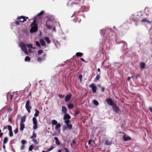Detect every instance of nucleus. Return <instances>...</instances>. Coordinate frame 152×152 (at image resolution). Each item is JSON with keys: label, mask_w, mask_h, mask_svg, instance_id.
<instances>
[{"label": "nucleus", "mask_w": 152, "mask_h": 152, "mask_svg": "<svg viewBox=\"0 0 152 152\" xmlns=\"http://www.w3.org/2000/svg\"><path fill=\"white\" fill-rule=\"evenodd\" d=\"M31 28L30 29V31L31 33H33L34 32H36L37 31L38 25L36 24V20H34L31 25Z\"/></svg>", "instance_id": "nucleus-1"}, {"label": "nucleus", "mask_w": 152, "mask_h": 152, "mask_svg": "<svg viewBox=\"0 0 152 152\" xmlns=\"http://www.w3.org/2000/svg\"><path fill=\"white\" fill-rule=\"evenodd\" d=\"M25 107L28 113H30V110L31 109L32 107L31 106V103H30V100H28L26 102L25 105Z\"/></svg>", "instance_id": "nucleus-2"}, {"label": "nucleus", "mask_w": 152, "mask_h": 152, "mask_svg": "<svg viewBox=\"0 0 152 152\" xmlns=\"http://www.w3.org/2000/svg\"><path fill=\"white\" fill-rule=\"evenodd\" d=\"M28 17H26L24 16H21L20 17H18L17 19L19 20L20 22H24L26 21V20L28 19Z\"/></svg>", "instance_id": "nucleus-3"}, {"label": "nucleus", "mask_w": 152, "mask_h": 152, "mask_svg": "<svg viewBox=\"0 0 152 152\" xmlns=\"http://www.w3.org/2000/svg\"><path fill=\"white\" fill-rule=\"evenodd\" d=\"M32 121L33 124V129H36L37 128V122L36 118L33 117L32 118Z\"/></svg>", "instance_id": "nucleus-4"}, {"label": "nucleus", "mask_w": 152, "mask_h": 152, "mask_svg": "<svg viewBox=\"0 0 152 152\" xmlns=\"http://www.w3.org/2000/svg\"><path fill=\"white\" fill-rule=\"evenodd\" d=\"M106 100L107 103L109 105L111 106L112 107L115 104L110 98L106 99Z\"/></svg>", "instance_id": "nucleus-5"}, {"label": "nucleus", "mask_w": 152, "mask_h": 152, "mask_svg": "<svg viewBox=\"0 0 152 152\" xmlns=\"http://www.w3.org/2000/svg\"><path fill=\"white\" fill-rule=\"evenodd\" d=\"M20 46L22 50L26 53H27L28 52L26 45L24 43H21Z\"/></svg>", "instance_id": "nucleus-6"}, {"label": "nucleus", "mask_w": 152, "mask_h": 152, "mask_svg": "<svg viewBox=\"0 0 152 152\" xmlns=\"http://www.w3.org/2000/svg\"><path fill=\"white\" fill-rule=\"evenodd\" d=\"M89 88H91L92 91L93 93H95L96 92V90L97 88L96 86L94 85V83H92L89 86Z\"/></svg>", "instance_id": "nucleus-7"}, {"label": "nucleus", "mask_w": 152, "mask_h": 152, "mask_svg": "<svg viewBox=\"0 0 152 152\" xmlns=\"http://www.w3.org/2000/svg\"><path fill=\"white\" fill-rule=\"evenodd\" d=\"M112 107L113 110L117 113H118L120 111L119 108L115 104Z\"/></svg>", "instance_id": "nucleus-8"}, {"label": "nucleus", "mask_w": 152, "mask_h": 152, "mask_svg": "<svg viewBox=\"0 0 152 152\" xmlns=\"http://www.w3.org/2000/svg\"><path fill=\"white\" fill-rule=\"evenodd\" d=\"M72 96V95L71 94L69 93L65 97V100L66 102H68L71 99Z\"/></svg>", "instance_id": "nucleus-9"}, {"label": "nucleus", "mask_w": 152, "mask_h": 152, "mask_svg": "<svg viewBox=\"0 0 152 152\" xmlns=\"http://www.w3.org/2000/svg\"><path fill=\"white\" fill-rule=\"evenodd\" d=\"M70 118L71 116L69 114H68L67 113L64 114L63 117V119L64 120L69 119Z\"/></svg>", "instance_id": "nucleus-10"}, {"label": "nucleus", "mask_w": 152, "mask_h": 152, "mask_svg": "<svg viewBox=\"0 0 152 152\" xmlns=\"http://www.w3.org/2000/svg\"><path fill=\"white\" fill-rule=\"evenodd\" d=\"M62 112L64 113H67V110L66 107L64 106H63L62 107Z\"/></svg>", "instance_id": "nucleus-11"}, {"label": "nucleus", "mask_w": 152, "mask_h": 152, "mask_svg": "<svg viewBox=\"0 0 152 152\" xmlns=\"http://www.w3.org/2000/svg\"><path fill=\"white\" fill-rule=\"evenodd\" d=\"M140 68L141 69L145 68V64L143 62H142L140 64Z\"/></svg>", "instance_id": "nucleus-12"}, {"label": "nucleus", "mask_w": 152, "mask_h": 152, "mask_svg": "<svg viewBox=\"0 0 152 152\" xmlns=\"http://www.w3.org/2000/svg\"><path fill=\"white\" fill-rule=\"evenodd\" d=\"M48 21H52L54 20L53 17V16L49 15L47 16Z\"/></svg>", "instance_id": "nucleus-13"}, {"label": "nucleus", "mask_w": 152, "mask_h": 152, "mask_svg": "<svg viewBox=\"0 0 152 152\" xmlns=\"http://www.w3.org/2000/svg\"><path fill=\"white\" fill-rule=\"evenodd\" d=\"M54 139L56 140V143L57 145H60L61 144L60 142H59L58 138L57 137H54Z\"/></svg>", "instance_id": "nucleus-14"}, {"label": "nucleus", "mask_w": 152, "mask_h": 152, "mask_svg": "<svg viewBox=\"0 0 152 152\" xmlns=\"http://www.w3.org/2000/svg\"><path fill=\"white\" fill-rule=\"evenodd\" d=\"M26 116L25 115L21 118L20 122V123L23 124V122L25 121L26 119Z\"/></svg>", "instance_id": "nucleus-15"}, {"label": "nucleus", "mask_w": 152, "mask_h": 152, "mask_svg": "<svg viewBox=\"0 0 152 152\" xmlns=\"http://www.w3.org/2000/svg\"><path fill=\"white\" fill-rule=\"evenodd\" d=\"M123 139L124 141H126L129 140H131V138L129 136L125 137V135H124L123 137Z\"/></svg>", "instance_id": "nucleus-16"}, {"label": "nucleus", "mask_w": 152, "mask_h": 152, "mask_svg": "<svg viewBox=\"0 0 152 152\" xmlns=\"http://www.w3.org/2000/svg\"><path fill=\"white\" fill-rule=\"evenodd\" d=\"M20 130L21 131L23 130V129L25 128V124H24L20 123Z\"/></svg>", "instance_id": "nucleus-17"}, {"label": "nucleus", "mask_w": 152, "mask_h": 152, "mask_svg": "<svg viewBox=\"0 0 152 152\" xmlns=\"http://www.w3.org/2000/svg\"><path fill=\"white\" fill-rule=\"evenodd\" d=\"M34 110L35 113L34 114V115L35 117H37L39 115V111L37 109H35Z\"/></svg>", "instance_id": "nucleus-18"}, {"label": "nucleus", "mask_w": 152, "mask_h": 152, "mask_svg": "<svg viewBox=\"0 0 152 152\" xmlns=\"http://www.w3.org/2000/svg\"><path fill=\"white\" fill-rule=\"evenodd\" d=\"M39 42L41 44V45L42 46H44L45 45V41L43 39H40Z\"/></svg>", "instance_id": "nucleus-19"}, {"label": "nucleus", "mask_w": 152, "mask_h": 152, "mask_svg": "<svg viewBox=\"0 0 152 152\" xmlns=\"http://www.w3.org/2000/svg\"><path fill=\"white\" fill-rule=\"evenodd\" d=\"M37 137L36 133H34V131L33 132V134L31 137V138L32 139L36 138Z\"/></svg>", "instance_id": "nucleus-20"}, {"label": "nucleus", "mask_w": 152, "mask_h": 152, "mask_svg": "<svg viewBox=\"0 0 152 152\" xmlns=\"http://www.w3.org/2000/svg\"><path fill=\"white\" fill-rule=\"evenodd\" d=\"M45 39L46 41L48 43H50V41L48 37H45L44 38Z\"/></svg>", "instance_id": "nucleus-21"}, {"label": "nucleus", "mask_w": 152, "mask_h": 152, "mask_svg": "<svg viewBox=\"0 0 152 152\" xmlns=\"http://www.w3.org/2000/svg\"><path fill=\"white\" fill-rule=\"evenodd\" d=\"M76 55L77 56L80 57L83 55V54L81 52H77Z\"/></svg>", "instance_id": "nucleus-22"}, {"label": "nucleus", "mask_w": 152, "mask_h": 152, "mask_svg": "<svg viewBox=\"0 0 152 152\" xmlns=\"http://www.w3.org/2000/svg\"><path fill=\"white\" fill-rule=\"evenodd\" d=\"M68 107L69 109H72L73 107V104L72 103L69 104L68 105Z\"/></svg>", "instance_id": "nucleus-23"}, {"label": "nucleus", "mask_w": 152, "mask_h": 152, "mask_svg": "<svg viewBox=\"0 0 152 152\" xmlns=\"http://www.w3.org/2000/svg\"><path fill=\"white\" fill-rule=\"evenodd\" d=\"M61 126L60 124L59 123L57 124L55 126V129H58Z\"/></svg>", "instance_id": "nucleus-24"}, {"label": "nucleus", "mask_w": 152, "mask_h": 152, "mask_svg": "<svg viewBox=\"0 0 152 152\" xmlns=\"http://www.w3.org/2000/svg\"><path fill=\"white\" fill-rule=\"evenodd\" d=\"M8 137H5L4 138V140L3 143L4 144H6V143H7V142L8 141Z\"/></svg>", "instance_id": "nucleus-25"}, {"label": "nucleus", "mask_w": 152, "mask_h": 152, "mask_svg": "<svg viewBox=\"0 0 152 152\" xmlns=\"http://www.w3.org/2000/svg\"><path fill=\"white\" fill-rule=\"evenodd\" d=\"M100 73L99 74V75H97L96 77L95 78V80L96 81H98L99 80L100 78Z\"/></svg>", "instance_id": "nucleus-26"}, {"label": "nucleus", "mask_w": 152, "mask_h": 152, "mask_svg": "<svg viewBox=\"0 0 152 152\" xmlns=\"http://www.w3.org/2000/svg\"><path fill=\"white\" fill-rule=\"evenodd\" d=\"M44 13V11H42L40 13H39L37 15V16H41Z\"/></svg>", "instance_id": "nucleus-27"}, {"label": "nucleus", "mask_w": 152, "mask_h": 152, "mask_svg": "<svg viewBox=\"0 0 152 152\" xmlns=\"http://www.w3.org/2000/svg\"><path fill=\"white\" fill-rule=\"evenodd\" d=\"M93 103L96 106H98L99 105L98 102L96 100H94L93 101Z\"/></svg>", "instance_id": "nucleus-28"}, {"label": "nucleus", "mask_w": 152, "mask_h": 152, "mask_svg": "<svg viewBox=\"0 0 152 152\" xmlns=\"http://www.w3.org/2000/svg\"><path fill=\"white\" fill-rule=\"evenodd\" d=\"M67 4L68 6H69L70 4H71V6H72L73 5H75L76 4L75 2H72L71 1H70Z\"/></svg>", "instance_id": "nucleus-29"}, {"label": "nucleus", "mask_w": 152, "mask_h": 152, "mask_svg": "<svg viewBox=\"0 0 152 152\" xmlns=\"http://www.w3.org/2000/svg\"><path fill=\"white\" fill-rule=\"evenodd\" d=\"M67 128L69 129H71L72 127V125L71 124H69L66 125Z\"/></svg>", "instance_id": "nucleus-30"}, {"label": "nucleus", "mask_w": 152, "mask_h": 152, "mask_svg": "<svg viewBox=\"0 0 152 152\" xmlns=\"http://www.w3.org/2000/svg\"><path fill=\"white\" fill-rule=\"evenodd\" d=\"M52 123L53 125H56L57 124V122L56 120H53L52 121Z\"/></svg>", "instance_id": "nucleus-31"}, {"label": "nucleus", "mask_w": 152, "mask_h": 152, "mask_svg": "<svg viewBox=\"0 0 152 152\" xmlns=\"http://www.w3.org/2000/svg\"><path fill=\"white\" fill-rule=\"evenodd\" d=\"M45 25L46 26L47 28L48 29H50L52 28L51 27L50 25H48L47 23H46L45 24Z\"/></svg>", "instance_id": "nucleus-32"}, {"label": "nucleus", "mask_w": 152, "mask_h": 152, "mask_svg": "<svg viewBox=\"0 0 152 152\" xmlns=\"http://www.w3.org/2000/svg\"><path fill=\"white\" fill-rule=\"evenodd\" d=\"M64 122L66 125L69 124L70 123V121L69 119L66 120L64 121Z\"/></svg>", "instance_id": "nucleus-33"}, {"label": "nucleus", "mask_w": 152, "mask_h": 152, "mask_svg": "<svg viewBox=\"0 0 152 152\" xmlns=\"http://www.w3.org/2000/svg\"><path fill=\"white\" fill-rule=\"evenodd\" d=\"M30 60H31V59H30V58L28 56H27L26 57L25 59V60L26 61H29Z\"/></svg>", "instance_id": "nucleus-34"}, {"label": "nucleus", "mask_w": 152, "mask_h": 152, "mask_svg": "<svg viewBox=\"0 0 152 152\" xmlns=\"http://www.w3.org/2000/svg\"><path fill=\"white\" fill-rule=\"evenodd\" d=\"M111 142L108 140H107L105 142V144L107 145H111Z\"/></svg>", "instance_id": "nucleus-35"}, {"label": "nucleus", "mask_w": 152, "mask_h": 152, "mask_svg": "<svg viewBox=\"0 0 152 152\" xmlns=\"http://www.w3.org/2000/svg\"><path fill=\"white\" fill-rule=\"evenodd\" d=\"M32 141L35 144H38V142L36 139H33L32 140Z\"/></svg>", "instance_id": "nucleus-36"}, {"label": "nucleus", "mask_w": 152, "mask_h": 152, "mask_svg": "<svg viewBox=\"0 0 152 152\" xmlns=\"http://www.w3.org/2000/svg\"><path fill=\"white\" fill-rule=\"evenodd\" d=\"M34 146L33 145H30L29 147V151H31L33 148Z\"/></svg>", "instance_id": "nucleus-37"}, {"label": "nucleus", "mask_w": 152, "mask_h": 152, "mask_svg": "<svg viewBox=\"0 0 152 152\" xmlns=\"http://www.w3.org/2000/svg\"><path fill=\"white\" fill-rule=\"evenodd\" d=\"M7 129L9 131H10L12 130V127L10 125H7Z\"/></svg>", "instance_id": "nucleus-38"}, {"label": "nucleus", "mask_w": 152, "mask_h": 152, "mask_svg": "<svg viewBox=\"0 0 152 152\" xmlns=\"http://www.w3.org/2000/svg\"><path fill=\"white\" fill-rule=\"evenodd\" d=\"M26 46L28 47V48H32V49H34L33 48V46H32V45L31 44H26Z\"/></svg>", "instance_id": "nucleus-39"}, {"label": "nucleus", "mask_w": 152, "mask_h": 152, "mask_svg": "<svg viewBox=\"0 0 152 152\" xmlns=\"http://www.w3.org/2000/svg\"><path fill=\"white\" fill-rule=\"evenodd\" d=\"M43 52V51L42 50H39L38 51V55H39L40 54L42 53Z\"/></svg>", "instance_id": "nucleus-40"}, {"label": "nucleus", "mask_w": 152, "mask_h": 152, "mask_svg": "<svg viewBox=\"0 0 152 152\" xmlns=\"http://www.w3.org/2000/svg\"><path fill=\"white\" fill-rule=\"evenodd\" d=\"M9 135L10 137H12L13 136V133L12 130L9 131Z\"/></svg>", "instance_id": "nucleus-41"}, {"label": "nucleus", "mask_w": 152, "mask_h": 152, "mask_svg": "<svg viewBox=\"0 0 152 152\" xmlns=\"http://www.w3.org/2000/svg\"><path fill=\"white\" fill-rule=\"evenodd\" d=\"M82 75H80L79 76V79L80 80V82H81L82 80Z\"/></svg>", "instance_id": "nucleus-42"}, {"label": "nucleus", "mask_w": 152, "mask_h": 152, "mask_svg": "<svg viewBox=\"0 0 152 152\" xmlns=\"http://www.w3.org/2000/svg\"><path fill=\"white\" fill-rule=\"evenodd\" d=\"M58 96L59 98L61 99L63 98L64 97V95L61 94H59Z\"/></svg>", "instance_id": "nucleus-43"}, {"label": "nucleus", "mask_w": 152, "mask_h": 152, "mask_svg": "<svg viewBox=\"0 0 152 152\" xmlns=\"http://www.w3.org/2000/svg\"><path fill=\"white\" fill-rule=\"evenodd\" d=\"M80 113V111L77 110H75V115H77Z\"/></svg>", "instance_id": "nucleus-44"}, {"label": "nucleus", "mask_w": 152, "mask_h": 152, "mask_svg": "<svg viewBox=\"0 0 152 152\" xmlns=\"http://www.w3.org/2000/svg\"><path fill=\"white\" fill-rule=\"evenodd\" d=\"M18 128H16L15 130H14L15 134H16L18 132Z\"/></svg>", "instance_id": "nucleus-45"}, {"label": "nucleus", "mask_w": 152, "mask_h": 152, "mask_svg": "<svg viewBox=\"0 0 152 152\" xmlns=\"http://www.w3.org/2000/svg\"><path fill=\"white\" fill-rule=\"evenodd\" d=\"M36 44L38 47H39L40 46V43L38 41H36Z\"/></svg>", "instance_id": "nucleus-46"}, {"label": "nucleus", "mask_w": 152, "mask_h": 152, "mask_svg": "<svg viewBox=\"0 0 152 152\" xmlns=\"http://www.w3.org/2000/svg\"><path fill=\"white\" fill-rule=\"evenodd\" d=\"M19 22H20L19 21V20L18 21V20H16L15 21V23L16 25H20Z\"/></svg>", "instance_id": "nucleus-47"}, {"label": "nucleus", "mask_w": 152, "mask_h": 152, "mask_svg": "<svg viewBox=\"0 0 152 152\" xmlns=\"http://www.w3.org/2000/svg\"><path fill=\"white\" fill-rule=\"evenodd\" d=\"M22 144L23 145H24L26 142V141L24 140H22L21 141Z\"/></svg>", "instance_id": "nucleus-48"}, {"label": "nucleus", "mask_w": 152, "mask_h": 152, "mask_svg": "<svg viewBox=\"0 0 152 152\" xmlns=\"http://www.w3.org/2000/svg\"><path fill=\"white\" fill-rule=\"evenodd\" d=\"M53 148L52 146L47 151H50L53 150Z\"/></svg>", "instance_id": "nucleus-49"}, {"label": "nucleus", "mask_w": 152, "mask_h": 152, "mask_svg": "<svg viewBox=\"0 0 152 152\" xmlns=\"http://www.w3.org/2000/svg\"><path fill=\"white\" fill-rule=\"evenodd\" d=\"M65 152H69V150L66 148H64Z\"/></svg>", "instance_id": "nucleus-50"}, {"label": "nucleus", "mask_w": 152, "mask_h": 152, "mask_svg": "<svg viewBox=\"0 0 152 152\" xmlns=\"http://www.w3.org/2000/svg\"><path fill=\"white\" fill-rule=\"evenodd\" d=\"M12 110V109L11 107H9L8 109V112H10Z\"/></svg>", "instance_id": "nucleus-51"}, {"label": "nucleus", "mask_w": 152, "mask_h": 152, "mask_svg": "<svg viewBox=\"0 0 152 152\" xmlns=\"http://www.w3.org/2000/svg\"><path fill=\"white\" fill-rule=\"evenodd\" d=\"M147 21V19L146 18H144L142 20V22H146Z\"/></svg>", "instance_id": "nucleus-52"}, {"label": "nucleus", "mask_w": 152, "mask_h": 152, "mask_svg": "<svg viewBox=\"0 0 152 152\" xmlns=\"http://www.w3.org/2000/svg\"><path fill=\"white\" fill-rule=\"evenodd\" d=\"M42 60V58L40 57H39L37 58V60L39 61L40 62Z\"/></svg>", "instance_id": "nucleus-53"}, {"label": "nucleus", "mask_w": 152, "mask_h": 152, "mask_svg": "<svg viewBox=\"0 0 152 152\" xmlns=\"http://www.w3.org/2000/svg\"><path fill=\"white\" fill-rule=\"evenodd\" d=\"M104 90H105L104 88L103 87H102L101 88V91L102 92H103L104 91Z\"/></svg>", "instance_id": "nucleus-54"}, {"label": "nucleus", "mask_w": 152, "mask_h": 152, "mask_svg": "<svg viewBox=\"0 0 152 152\" xmlns=\"http://www.w3.org/2000/svg\"><path fill=\"white\" fill-rule=\"evenodd\" d=\"M72 143L74 145H75V144H76V142L75 141V140H73L72 141Z\"/></svg>", "instance_id": "nucleus-55"}, {"label": "nucleus", "mask_w": 152, "mask_h": 152, "mask_svg": "<svg viewBox=\"0 0 152 152\" xmlns=\"http://www.w3.org/2000/svg\"><path fill=\"white\" fill-rule=\"evenodd\" d=\"M24 146L23 145L22 146L20 147L21 150H23L24 149Z\"/></svg>", "instance_id": "nucleus-56"}, {"label": "nucleus", "mask_w": 152, "mask_h": 152, "mask_svg": "<svg viewBox=\"0 0 152 152\" xmlns=\"http://www.w3.org/2000/svg\"><path fill=\"white\" fill-rule=\"evenodd\" d=\"M149 109L150 111L152 113V107H149Z\"/></svg>", "instance_id": "nucleus-57"}, {"label": "nucleus", "mask_w": 152, "mask_h": 152, "mask_svg": "<svg viewBox=\"0 0 152 152\" xmlns=\"http://www.w3.org/2000/svg\"><path fill=\"white\" fill-rule=\"evenodd\" d=\"M7 126H4V127H3V130H5L6 129H7Z\"/></svg>", "instance_id": "nucleus-58"}, {"label": "nucleus", "mask_w": 152, "mask_h": 152, "mask_svg": "<svg viewBox=\"0 0 152 152\" xmlns=\"http://www.w3.org/2000/svg\"><path fill=\"white\" fill-rule=\"evenodd\" d=\"M140 76V75L139 74H137L136 76V78H137L138 77H139Z\"/></svg>", "instance_id": "nucleus-59"}, {"label": "nucleus", "mask_w": 152, "mask_h": 152, "mask_svg": "<svg viewBox=\"0 0 152 152\" xmlns=\"http://www.w3.org/2000/svg\"><path fill=\"white\" fill-rule=\"evenodd\" d=\"M131 79V77H128L127 78V80L128 81H129L130 80V79Z\"/></svg>", "instance_id": "nucleus-60"}, {"label": "nucleus", "mask_w": 152, "mask_h": 152, "mask_svg": "<svg viewBox=\"0 0 152 152\" xmlns=\"http://www.w3.org/2000/svg\"><path fill=\"white\" fill-rule=\"evenodd\" d=\"M91 140H89L88 141V144L89 145L91 143Z\"/></svg>", "instance_id": "nucleus-61"}, {"label": "nucleus", "mask_w": 152, "mask_h": 152, "mask_svg": "<svg viewBox=\"0 0 152 152\" xmlns=\"http://www.w3.org/2000/svg\"><path fill=\"white\" fill-rule=\"evenodd\" d=\"M80 60L83 61H85L83 58H80Z\"/></svg>", "instance_id": "nucleus-62"}, {"label": "nucleus", "mask_w": 152, "mask_h": 152, "mask_svg": "<svg viewBox=\"0 0 152 152\" xmlns=\"http://www.w3.org/2000/svg\"><path fill=\"white\" fill-rule=\"evenodd\" d=\"M14 94H10V96H12V97H13L14 96Z\"/></svg>", "instance_id": "nucleus-63"}, {"label": "nucleus", "mask_w": 152, "mask_h": 152, "mask_svg": "<svg viewBox=\"0 0 152 152\" xmlns=\"http://www.w3.org/2000/svg\"><path fill=\"white\" fill-rule=\"evenodd\" d=\"M97 70L98 72H100V70L99 68H98Z\"/></svg>", "instance_id": "nucleus-64"}]
</instances>
